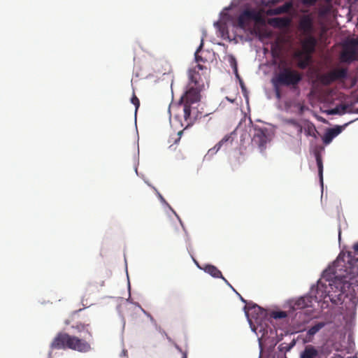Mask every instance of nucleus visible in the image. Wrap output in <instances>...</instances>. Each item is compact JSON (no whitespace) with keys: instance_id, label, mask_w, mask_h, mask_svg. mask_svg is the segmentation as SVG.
<instances>
[{"instance_id":"nucleus-1","label":"nucleus","mask_w":358,"mask_h":358,"mask_svg":"<svg viewBox=\"0 0 358 358\" xmlns=\"http://www.w3.org/2000/svg\"><path fill=\"white\" fill-rule=\"evenodd\" d=\"M206 70L203 64H196L188 71V83L186 90L179 100V104L182 105L184 119L187 126L192 124L194 118L191 115L192 105L201 100V92L204 88V82L201 78L199 71Z\"/></svg>"},{"instance_id":"nucleus-2","label":"nucleus","mask_w":358,"mask_h":358,"mask_svg":"<svg viewBox=\"0 0 358 358\" xmlns=\"http://www.w3.org/2000/svg\"><path fill=\"white\" fill-rule=\"evenodd\" d=\"M355 253L358 254V242L353 246ZM334 278L343 284L341 288H346L350 278L358 277V258L354 257L351 252L341 253L334 262L331 268Z\"/></svg>"},{"instance_id":"nucleus-3","label":"nucleus","mask_w":358,"mask_h":358,"mask_svg":"<svg viewBox=\"0 0 358 358\" xmlns=\"http://www.w3.org/2000/svg\"><path fill=\"white\" fill-rule=\"evenodd\" d=\"M343 285L340 286L338 294L334 296L331 294L329 290H327L326 285L322 283L321 281H318L315 287H312L310 292V295L315 302H320L324 300V302L328 301L327 299L330 300L333 303L338 304L339 301L342 300L341 296L346 292L345 289L341 288Z\"/></svg>"},{"instance_id":"nucleus-4","label":"nucleus","mask_w":358,"mask_h":358,"mask_svg":"<svg viewBox=\"0 0 358 358\" xmlns=\"http://www.w3.org/2000/svg\"><path fill=\"white\" fill-rule=\"evenodd\" d=\"M302 80L301 74L289 67H284L273 79V84L275 88L279 85L295 87Z\"/></svg>"},{"instance_id":"nucleus-5","label":"nucleus","mask_w":358,"mask_h":358,"mask_svg":"<svg viewBox=\"0 0 358 358\" xmlns=\"http://www.w3.org/2000/svg\"><path fill=\"white\" fill-rule=\"evenodd\" d=\"M252 20L257 23L263 22L264 19L262 12L252 8L244 10L238 17V26L241 29H245Z\"/></svg>"},{"instance_id":"nucleus-6","label":"nucleus","mask_w":358,"mask_h":358,"mask_svg":"<svg viewBox=\"0 0 358 358\" xmlns=\"http://www.w3.org/2000/svg\"><path fill=\"white\" fill-rule=\"evenodd\" d=\"M253 130L252 143L257 146L261 152H263L266 148V144L271 141L268 129L255 125L253 126Z\"/></svg>"},{"instance_id":"nucleus-7","label":"nucleus","mask_w":358,"mask_h":358,"mask_svg":"<svg viewBox=\"0 0 358 358\" xmlns=\"http://www.w3.org/2000/svg\"><path fill=\"white\" fill-rule=\"evenodd\" d=\"M341 60L346 63L358 60V39H352L343 45Z\"/></svg>"},{"instance_id":"nucleus-8","label":"nucleus","mask_w":358,"mask_h":358,"mask_svg":"<svg viewBox=\"0 0 358 358\" xmlns=\"http://www.w3.org/2000/svg\"><path fill=\"white\" fill-rule=\"evenodd\" d=\"M347 76V69H334L326 73L322 74L320 78V81L324 85H329L336 80L346 78Z\"/></svg>"},{"instance_id":"nucleus-9","label":"nucleus","mask_w":358,"mask_h":358,"mask_svg":"<svg viewBox=\"0 0 358 358\" xmlns=\"http://www.w3.org/2000/svg\"><path fill=\"white\" fill-rule=\"evenodd\" d=\"M73 335H70L67 333L60 332L52 340L50 347L52 349L57 350H66L70 349L71 347V340Z\"/></svg>"},{"instance_id":"nucleus-10","label":"nucleus","mask_w":358,"mask_h":358,"mask_svg":"<svg viewBox=\"0 0 358 358\" xmlns=\"http://www.w3.org/2000/svg\"><path fill=\"white\" fill-rule=\"evenodd\" d=\"M71 350L85 353L90 352L92 350V347L91 344L87 341L73 336Z\"/></svg>"},{"instance_id":"nucleus-11","label":"nucleus","mask_w":358,"mask_h":358,"mask_svg":"<svg viewBox=\"0 0 358 358\" xmlns=\"http://www.w3.org/2000/svg\"><path fill=\"white\" fill-rule=\"evenodd\" d=\"M317 43L316 38L313 35L309 34L302 41L301 47L306 55H311L315 50Z\"/></svg>"},{"instance_id":"nucleus-12","label":"nucleus","mask_w":358,"mask_h":358,"mask_svg":"<svg viewBox=\"0 0 358 358\" xmlns=\"http://www.w3.org/2000/svg\"><path fill=\"white\" fill-rule=\"evenodd\" d=\"M203 270L206 273H208L213 278H222L227 285H228L230 287H231L234 291L235 289L230 285L228 280L222 275V272L215 266L211 264L206 265L203 268Z\"/></svg>"},{"instance_id":"nucleus-13","label":"nucleus","mask_w":358,"mask_h":358,"mask_svg":"<svg viewBox=\"0 0 358 358\" xmlns=\"http://www.w3.org/2000/svg\"><path fill=\"white\" fill-rule=\"evenodd\" d=\"M342 131L341 126H336L334 128L328 129L322 138L324 144H329L332 140Z\"/></svg>"},{"instance_id":"nucleus-14","label":"nucleus","mask_w":358,"mask_h":358,"mask_svg":"<svg viewBox=\"0 0 358 358\" xmlns=\"http://www.w3.org/2000/svg\"><path fill=\"white\" fill-rule=\"evenodd\" d=\"M233 134L234 132H231V134L225 135L213 148L210 149L208 152L215 153L222 145L231 144L234 141Z\"/></svg>"},{"instance_id":"nucleus-15","label":"nucleus","mask_w":358,"mask_h":358,"mask_svg":"<svg viewBox=\"0 0 358 358\" xmlns=\"http://www.w3.org/2000/svg\"><path fill=\"white\" fill-rule=\"evenodd\" d=\"M348 289L346 292L351 294L354 298H358V277L350 278V281L346 285Z\"/></svg>"},{"instance_id":"nucleus-16","label":"nucleus","mask_w":358,"mask_h":358,"mask_svg":"<svg viewBox=\"0 0 358 358\" xmlns=\"http://www.w3.org/2000/svg\"><path fill=\"white\" fill-rule=\"evenodd\" d=\"M319 355L318 350L315 346L308 345L305 347L300 355V358H316Z\"/></svg>"},{"instance_id":"nucleus-17","label":"nucleus","mask_w":358,"mask_h":358,"mask_svg":"<svg viewBox=\"0 0 358 358\" xmlns=\"http://www.w3.org/2000/svg\"><path fill=\"white\" fill-rule=\"evenodd\" d=\"M313 301V299H312L310 295L307 296H303L296 301L295 306H296L297 308L302 309L308 306H310Z\"/></svg>"},{"instance_id":"nucleus-18","label":"nucleus","mask_w":358,"mask_h":358,"mask_svg":"<svg viewBox=\"0 0 358 358\" xmlns=\"http://www.w3.org/2000/svg\"><path fill=\"white\" fill-rule=\"evenodd\" d=\"M301 27L306 36L312 34L313 26L309 18L304 19L301 22Z\"/></svg>"},{"instance_id":"nucleus-19","label":"nucleus","mask_w":358,"mask_h":358,"mask_svg":"<svg viewBox=\"0 0 358 358\" xmlns=\"http://www.w3.org/2000/svg\"><path fill=\"white\" fill-rule=\"evenodd\" d=\"M325 322H320L311 327L307 331V336L309 337V341L314 336L320 329L325 326Z\"/></svg>"},{"instance_id":"nucleus-20","label":"nucleus","mask_w":358,"mask_h":358,"mask_svg":"<svg viewBox=\"0 0 358 358\" xmlns=\"http://www.w3.org/2000/svg\"><path fill=\"white\" fill-rule=\"evenodd\" d=\"M315 159L317 162V166L318 169V175L320 178V182L322 185H323V162L322 156L320 152L315 153Z\"/></svg>"},{"instance_id":"nucleus-21","label":"nucleus","mask_w":358,"mask_h":358,"mask_svg":"<svg viewBox=\"0 0 358 358\" xmlns=\"http://www.w3.org/2000/svg\"><path fill=\"white\" fill-rule=\"evenodd\" d=\"M289 7L290 5L289 3H285L281 6L268 10L267 13L268 15H280L287 12Z\"/></svg>"},{"instance_id":"nucleus-22","label":"nucleus","mask_w":358,"mask_h":358,"mask_svg":"<svg viewBox=\"0 0 358 358\" xmlns=\"http://www.w3.org/2000/svg\"><path fill=\"white\" fill-rule=\"evenodd\" d=\"M203 40L201 39V44L199 46V48H197V50H196L195 54H194L195 61L197 63V64H202V63L205 64L208 62L206 58H205L202 55H199V52H201V50L203 48Z\"/></svg>"},{"instance_id":"nucleus-23","label":"nucleus","mask_w":358,"mask_h":358,"mask_svg":"<svg viewBox=\"0 0 358 358\" xmlns=\"http://www.w3.org/2000/svg\"><path fill=\"white\" fill-rule=\"evenodd\" d=\"M105 285V282L103 280H101L99 283H94L92 282H90L87 284V290L89 292H99L100 288L103 287Z\"/></svg>"},{"instance_id":"nucleus-24","label":"nucleus","mask_w":358,"mask_h":358,"mask_svg":"<svg viewBox=\"0 0 358 358\" xmlns=\"http://www.w3.org/2000/svg\"><path fill=\"white\" fill-rule=\"evenodd\" d=\"M90 324L77 323L76 326H72V328L76 329L78 332L86 331L88 335L92 337V332L89 330Z\"/></svg>"},{"instance_id":"nucleus-25","label":"nucleus","mask_w":358,"mask_h":358,"mask_svg":"<svg viewBox=\"0 0 358 358\" xmlns=\"http://www.w3.org/2000/svg\"><path fill=\"white\" fill-rule=\"evenodd\" d=\"M311 61V55H306L304 58L298 61L297 66L301 69H305L308 67Z\"/></svg>"},{"instance_id":"nucleus-26","label":"nucleus","mask_w":358,"mask_h":358,"mask_svg":"<svg viewBox=\"0 0 358 358\" xmlns=\"http://www.w3.org/2000/svg\"><path fill=\"white\" fill-rule=\"evenodd\" d=\"M305 133H306V136H310L316 138L317 131L313 124H310L308 125L307 128L305 129Z\"/></svg>"},{"instance_id":"nucleus-27","label":"nucleus","mask_w":358,"mask_h":358,"mask_svg":"<svg viewBox=\"0 0 358 358\" xmlns=\"http://www.w3.org/2000/svg\"><path fill=\"white\" fill-rule=\"evenodd\" d=\"M251 310L252 313H257V316L255 317L256 320H257L259 317H264L266 315L265 310L257 305H254Z\"/></svg>"},{"instance_id":"nucleus-28","label":"nucleus","mask_w":358,"mask_h":358,"mask_svg":"<svg viewBox=\"0 0 358 358\" xmlns=\"http://www.w3.org/2000/svg\"><path fill=\"white\" fill-rule=\"evenodd\" d=\"M271 316L274 319H281L286 317L287 314L285 311H273Z\"/></svg>"},{"instance_id":"nucleus-29","label":"nucleus","mask_w":358,"mask_h":358,"mask_svg":"<svg viewBox=\"0 0 358 358\" xmlns=\"http://www.w3.org/2000/svg\"><path fill=\"white\" fill-rule=\"evenodd\" d=\"M306 55V52L302 49L301 50H299L294 53V57L298 60L301 59L305 57Z\"/></svg>"},{"instance_id":"nucleus-30","label":"nucleus","mask_w":358,"mask_h":358,"mask_svg":"<svg viewBox=\"0 0 358 358\" xmlns=\"http://www.w3.org/2000/svg\"><path fill=\"white\" fill-rule=\"evenodd\" d=\"M131 103L135 106L136 107V111L138 110V108H139L140 106V101L139 99H138V97L134 94L131 99Z\"/></svg>"},{"instance_id":"nucleus-31","label":"nucleus","mask_w":358,"mask_h":358,"mask_svg":"<svg viewBox=\"0 0 358 358\" xmlns=\"http://www.w3.org/2000/svg\"><path fill=\"white\" fill-rule=\"evenodd\" d=\"M288 123L292 124L293 126L296 127L298 130H299V133H301L302 132V127L301 125H300L296 120H288Z\"/></svg>"},{"instance_id":"nucleus-32","label":"nucleus","mask_w":358,"mask_h":358,"mask_svg":"<svg viewBox=\"0 0 358 358\" xmlns=\"http://www.w3.org/2000/svg\"><path fill=\"white\" fill-rule=\"evenodd\" d=\"M229 62L231 66L234 68L235 73H237V63L236 59L233 56H230Z\"/></svg>"},{"instance_id":"nucleus-33","label":"nucleus","mask_w":358,"mask_h":358,"mask_svg":"<svg viewBox=\"0 0 358 358\" xmlns=\"http://www.w3.org/2000/svg\"><path fill=\"white\" fill-rule=\"evenodd\" d=\"M274 20L276 22L280 23L281 25H285L286 24L285 20L283 18H275Z\"/></svg>"},{"instance_id":"nucleus-34","label":"nucleus","mask_w":358,"mask_h":358,"mask_svg":"<svg viewBox=\"0 0 358 358\" xmlns=\"http://www.w3.org/2000/svg\"><path fill=\"white\" fill-rule=\"evenodd\" d=\"M338 113V109H333L331 111V114H336Z\"/></svg>"},{"instance_id":"nucleus-35","label":"nucleus","mask_w":358,"mask_h":358,"mask_svg":"<svg viewBox=\"0 0 358 358\" xmlns=\"http://www.w3.org/2000/svg\"><path fill=\"white\" fill-rule=\"evenodd\" d=\"M276 94H277V96H278V97H280V92H279V91H278V90L277 91Z\"/></svg>"},{"instance_id":"nucleus-36","label":"nucleus","mask_w":358,"mask_h":358,"mask_svg":"<svg viewBox=\"0 0 358 358\" xmlns=\"http://www.w3.org/2000/svg\"><path fill=\"white\" fill-rule=\"evenodd\" d=\"M346 108H347V106H343V110L344 111L346 110Z\"/></svg>"},{"instance_id":"nucleus-37","label":"nucleus","mask_w":358,"mask_h":358,"mask_svg":"<svg viewBox=\"0 0 358 358\" xmlns=\"http://www.w3.org/2000/svg\"><path fill=\"white\" fill-rule=\"evenodd\" d=\"M333 0H325L326 2L327 3H331Z\"/></svg>"},{"instance_id":"nucleus-38","label":"nucleus","mask_w":358,"mask_h":358,"mask_svg":"<svg viewBox=\"0 0 358 358\" xmlns=\"http://www.w3.org/2000/svg\"><path fill=\"white\" fill-rule=\"evenodd\" d=\"M240 298H241L242 301L245 302V301L243 299V298L241 296H240Z\"/></svg>"},{"instance_id":"nucleus-39","label":"nucleus","mask_w":358,"mask_h":358,"mask_svg":"<svg viewBox=\"0 0 358 358\" xmlns=\"http://www.w3.org/2000/svg\"><path fill=\"white\" fill-rule=\"evenodd\" d=\"M182 134V131H180L178 132V135H180V136Z\"/></svg>"},{"instance_id":"nucleus-40","label":"nucleus","mask_w":358,"mask_h":358,"mask_svg":"<svg viewBox=\"0 0 358 358\" xmlns=\"http://www.w3.org/2000/svg\"><path fill=\"white\" fill-rule=\"evenodd\" d=\"M356 113H358V108L355 111Z\"/></svg>"},{"instance_id":"nucleus-41","label":"nucleus","mask_w":358,"mask_h":358,"mask_svg":"<svg viewBox=\"0 0 358 358\" xmlns=\"http://www.w3.org/2000/svg\"><path fill=\"white\" fill-rule=\"evenodd\" d=\"M65 323H66V324H69V322L68 321H66Z\"/></svg>"},{"instance_id":"nucleus-42","label":"nucleus","mask_w":358,"mask_h":358,"mask_svg":"<svg viewBox=\"0 0 358 358\" xmlns=\"http://www.w3.org/2000/svg\"><path fill=\"white\" fill-rule=\"evenodd\" d=\"M183 358H186V355H184Z\"/></svg>"},{"instance_id":"nucleus-43","label":"nucleus","mask_w":358,"mask_h":358,"mask_svg":"<svg viewBox=\"0 0 358 358\" xmlns=\"http://www.w3.org/2000/svg\"><path fill=\"white\" fill-rule=\"evenodd\" d=\"M357 101H358V97H357Z\"/></svg>"}]
</instances>
